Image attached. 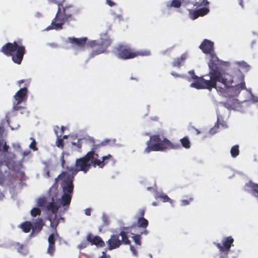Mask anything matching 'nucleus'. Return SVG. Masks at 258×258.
<instances>
[{"mask_svg": "<svg viewBox=\"0 0 258 258\" xmlns=\"http://www.w3.org/2000/svg\"><path fill=\"white\" fill-rule=\"evenodd\" d=\"M106 243L108 245V250L116 249L121 245L119 235L117 234L111 235Z\"/></svg>", "mask_w": 258, "mask_h": 258, "instance_id": "nucleus-11", "label": "nucleus"}, {"mask_svg": "<svg viewBox=\"0 0 258 258\" xmlns=\"http://www.w3.org/2000/svg\"><path fill=\"white\" fill-rule=\"evenodd\" d=\"M9 148V146L7 145L5 140L0 139V152H7Z\"/></svg>", "mask_w": 258, "mask_h": 258, "instance_id": "nucleus-27", "label": "nucleus"}, {"mask_svg": "<svg viewBox=\"0 0 258 258\" xmlns=\"http://www.w3.org/2000/svg\"><path fill=\"white\" fill-rule=\"evenodd\" d=\"M158 198L160 199L163 202H169L171 204L173 203V201L170 199L166 195L160 194L157 196Z\"/></svg>", "mask_w": 258, "mask_h": 258, "instance_id": "nucleus-31", "label": "nucleus"}, {"mask_svg": "<svg viewBox=\"0 0 258 258\" xmlns=\"http://www.w3.org/2000/svg\"><path fill=\"white\" fill-rule=\"evenodd\" d=\"M31 140H32V141L29 145V147L31 149H33L34 151L37 150L38 149L36 147V142L35 139L31 138Z\"/></svg>", "mask_w": 258, "mask_h": 258, "instance_id": "nucleus-38", "label": "nucleus"}, {"mask_svg": "<svg viewBox=\"0 0 258 258\" xmlns=\"http://www.w3.org/2000/svg\"><path fill=\"white\" fill-rule=\"evenodd\" d=\"M30 213L32 217H35L41 214V210L38 208H33L31 210Z\"/></svg>", "mask_w": 258, "mask_h": 258, "instance_id": "nucleus-33", "label": "nucleus"}, {"mask_svg": "<svg viewBox=\"0 0 258 258\" xmlns=\"http://www.w3.org/2000/svg\"><path fill=\"white\" fill-rule=\"evenodd\" d=\"M87 246V244L85 242H82L79 245V247L80 248H84Z\"/></svg>", "mask_w": 258, "mask_h": 258, "instance_id": "nucleus-46", "label": "nucleus"}, {"mask_svg": "<svg viewBox=\"0 0 258 258\" xmlns=\"http://www.w3.org/2000/svg\"><path fill=\"white\" fill-rule=\"evenodd\" d=\"M137 225L140 228L145 229L148 227L149 222L144 217H138L137 218Z\"/></svg>", "mask_w": 258, "mask_h": 258, "instance_id": "nucleus-25", "label": "nucleus"}, {"mask_svg": "<svg viewBox=\"0 0 258 258\" xmlns=\"http://www.w3.org/2000/svg\"><path fill=\"white\" fill-rule=\"evenodd\" d=\"M12 170L15 171L16 173H19L22 178L25 176V173L21 171V168L20 167H15L14 166L12 168Z\"/></svg>", "mask_w": 258, "mask_h": 258, "instance_id": "nucleus-36", "label": "nucleus"}, {"mask_svg": "<svg viewBox=\"0 0 258 258\" xmlns=\"http://www.w3.org/2000/svg\"><path fill=\"white\" fill-rule=\"evenodd\" d=\"M230 153L232 157H236L239 154V146L238 145L233 146L231 149Z\"/></svg>", "mask_w": 258, "mask_h": 258, "instance_id": "nucleus-29", "label": "nucleus"}, {"mask_svg": "<svg viewBox=\"0 0 258 258\" xmlns=\"http://www.w3.org/2000/svg\"><path fill=\"white\" fill-rule=\"evenodd\" d=\"M209 12V9L208 8L204 7L196 10H189V15L192 20H195L199 17H203L207 15Z\"/></svg>", "mask_w": 258, "mask_h": 258, "instance_id": "nucleus-14", "label": "nucleus"}, {"mask_svg": "<svg viewBox=\"0 0 258 258\" xmlns=\"http://www.w3.org/2000/svg\"><path fill=\"white\" fill-rule=\"evenodd\" d=\"M106 4L110 7H113L115 5V3L112 0H106Z\"/></svg>", "mask_w": 258, "mask_h": 258, "instance_id": "nucleus-44", "label": "nucleus"}, {"mask_svg": "<svg viewBox=\"0 0 258 258\" xmlns=\"http://www.w3.org/2000/svg\"><path fill=\"white\" fill-rule=\"evenodd\" d=\"M91 212V209L87 208L85 210V213L87 216H90Z\"/></svg>", "mask_w": 258, "mask_h": 258, "instance_id": "nucleus-45", "label": "nucleus"}, {"mask_svg": "<svg viewBox=\"0 0 258 258\" xmlns=\"http://www.w3.org/2000/svg\"><path fill=\"white\" fill-rule=\"evenodd\" d=\"M187 58V55L185 53L182 54L180 57L173 59L172 65L173 67L180 68L184 61Z\"/></svg>", "mask_w": 258, "mask_h": 258, "instance_id": "nucleus-19", "label": "nucleus"}, {"mask_svg": "<svg viewBox=\"0 0 258 258\" xmlns=\"http://www.w3.org/2000/svg\"><path fill=\"white\" fill-rule=\"evenodd\" d=\"M14 248L19 252L24 254L27 253L26 246L19 242H16L13 244Z\"/></svg>", "mask_w": 258, "mask_h": 258, "instance_id": "nucleus-23", "label": "nucleus"}, {"mask_svg": "<svg viewBox=\"0 0 258 258\" xmlns=\"http://www.w3.org/2000/svg\"><path fill=\"white\" fill-rule=\"evenodd\" d=\"M181 3L179 0H172L169 7L178 8L181 6Z\"/></svg>", "mask_w": 258, "mask_h": 258, "instance_id": "nucleus-34", "label": "nucleus"}, {"mask_svg": "<svg viewBox=\"0 0 258 258\" xmlns=\"http://www.w3.org/2000/svg\"><path fill=\"white\" fill-rule=\"evenodd\" d=\"M103 221L104 224L106 226H107L109 224V220L108 217L107 216L103 215L102 217Z\"/></svg>", "mask_w": 258, "mask_h": 258, "instance_id": "nucleus-39", "label": "nucleus"}, {"mask_svg": "<svg viewBox=\"0 0 258 258\" xmlns=\"http://www.w3.org/2000/svg\"><path fill=\"white\" fill-rule=\"evenodd\" d=\"M61 164L63 168H65V160L64 158V155L62 154L60 157Z\"/></svg>", "mask_w": 258, "mask_h": 258, "instance_id": "nucleus-43", "label": "nucleus"}, {"mask_svg": "<svg viewBox=\"0 0 258 258\" xmlns=\"http://www.w3.org/2000/svg\"><path fill=\"white\" fill-rule=\"evenodd\" d=\"M58 234L55 232V234L52 233L48 236V246L47 249V253L50 256H53L55 251V237H58Z\"/></svg>", "mask_w": 258, "mask_h": 258, "instance_id": "nucleus-13", "label": "nucleus"}, {"mask_svg": "<svg viewBox=\"0 0 258 258\" xmlns=\"http://www.w3.org/2000/svg\"><path fill=\"white\" fill-rule=\"evenodd\" d=\"M73 195L63 194L60 199V204L63 206L68 207L70 205Z\"/></svg>", "mask_w": 258, "mask_h": 258, "instance_id": "nucleus-22", "label": "nucleus"}, {"mask_svg": "<svg viewBox=\"0 0 258 258\" xmlns=\"http://www.w3.org/2000/svg\"><path fill=\"white\" fill-rule=\"evenodd\" d=\"M194 82L190 85L191 87L197 89H208L211 90L212 88H215L217 91L221 92H224L223 88L217 87V82H219L222 83L225 87H232L233 91L236 93L239 92L245 88V83H241L233 86L232 85L233 81L230 76L226 77V76H223L222 73L218 69H210L209 76L210 80H205L203 76L198 77L195 75L194 71L188 72Z\"/></svg>", "mask_w": 258, "mask_h": 258, "instance_id": "nucleus-1", "label": "nucleus"}, {"mask_svg": "<svg viewBox=\"0 0 258 258\" xmlns=\"http://www.w3.org/2000/svg\"><path fill=\"white\" fill-rule=\"evenodd\" d=\"M48 1L51 2H52V3H55L56 2V0H48Z\"/></svg>", "mask_w": 258, "mask_h": 258, "instance_id": "nucleus-58", "label": "nucleus"}, {"mask_svg": "<svg viewBox=\"0 0 258 258\" xmlns=\"http://www.w3.org/2000/svg\"><path fill=\"white\" fill-rule=\"evenodd\" d=\"M65 129H66V127L64 126H61V128H60L61 134L60 135H62V134H63L64 131L65 130Z\"/></svg>", "mask_w": 258, "mask_h": 258, "instance_id": "nucleus-49", "label": "nucleus"}, {"mask_svg": "<svg viewBox=\"0 0 258 258\" xmlns=\"http://www.w3.org/2000/svg\"><path fill=\"white\" fill-rule=\"evenodd\" d=\"M111 43V40L109 38L101 39L100 41L96 40L90 41L89 42V46L93 48V51L90 56L94 57L96 55L103 53Z\"/></svg>", "mask_w": 258, "mask_h": 258, "instance_id": "nucleus-9", "label": "nucleus"}, {"mask_svg": "<svg viewBox=\"0 0 258 258\" xmlns=\"http://www.w3.org/2000/svg\"><path fill=\"white\" fill-rule=\"evenodd\" d=\"M20 227L25 233H28L32 230V223L30 221H25L21 224Z\"/></svg>", "mask_w": 258, "mask_h": 258, "instance_id": "nucleus-24", "label": "nucleus"}, {"mask_svg": "<svg viewBox=\"0 0 258 258\" xmlns=\"http://www.w3.org/2000/svg\"><path fill=\"white\" fill-rule=\"evenodd\" d=\"M46 208L47 210L51 211L53 214H56L58 212L59 207L54 202V200L52 199V202L49 203L46 206Z\"/></svg>", "mask_w": 258, "mask_h": 258, "instance_id": "nucleus-26", "label": "nucleus"}, {"mask_svg": "<svg viewBox=\"0 0 258 258\" xmlns=\"http://www.w3.org/2000/svg\"><path fill=\"white\" fill-rule=\"evenodd\" d=\"M86 239L91 245H95L99 247L105 246L104 242L99 236H94L92 234L89 233L86 237Z\"/></svg>", "mask_w": 258, "mask_h": 258, "instance_id": "nucleus-12", "label": "nucleus"}, {"mask_svg": "<svg viewBox=\"0 0 258 258\" xmlns=\"http://www.w3.org/2000/svg\"><path fill=\"white\" fill-rule=\"evenodd\" d=\"M0 51L6 56H11L14 63L20 64L26 52V49L22 44V40H19L13 43H7L3 46Z\"/></svg>", "mask_w": 258, "mask_h": 258, "instance_id": "nucleus-5", "label": "nucleus"}, {"mask_svg": "<svg viewBox=\"0 0 258 258\" xmlns=\"http://www.w3.org/2000/svg\"><path fill=\"white\" fill-rule=\"evenodd\" d=\"M209 2L207 0H202L200 4L198 5V6H207L209 5Z\"/></svg>", "mask_w": 258, "mask_h": 258, "instance_id": "nucleus-40", "label": "nucleus"}, {"mask_svg": "<svg viewBox=\"0 0 258 258\" xmlns=\"http://www.w3.org/2000/svg\"><path fill=\"white\" fill-rule=\"evenodd\" d=\"M68 136H67V135H64V136L62 137V139H63H63H67V138H68Z\"/></svg>", "mask_w": 258, "mask_h": 258, "instance_id": "nucleus-55", "label": "nucleus"}, {"mask_svg": "<svg viewBox=\"0 0 258 258\" xmlns=\"http://www.w3.org/2000/svg\"><path fill=\"white\" fill-rule=\"evenodd\" d=\"M28 89L26 87L21 88L14 96L15 101L18 103L25 102L28 98Z\"/></svg>", "mask_w": 258, "mask_h": 258, "instance_id": "nucleus-15", "label": "nucleus"}, {"mask_svg": "<svg viewBox=\"0 0 258 258\" xmlns=\"http://www.w3.org/2000/svg\"><path fill=\"white\" fill-rule=\"evenodd\" d=\"M4 132V129L3 127L0 126V138H2Z\"/></svg>", "mask_w": 258, "mask_h": 258, "instance_id": "nucleus-47", "label": "nucleus"}, {"mask_svg": "<svg viewBox=\"0 0 258 258\" xmlns=\"http://www.w3.org/2000/svg\"><path fill=\"white\" fill-rule=\"evenodd\" d=\"M148 231L146 229V228L145 229H144L143 231L142 232H141V235L142 234H145V235H147L148 234Z\"/></svg>", "mask_w": 258, "mask_h": 258, "instance_id": "nucleus-48", "label": "nucleus"}, {"mask_svg": "<svg viewBox=\"0 0 258 258\" xmlns=\"http://www.w3.org/2000/svg\"><path fill=\"white\" fill-rule=\"evenodd\" d=\"M193 201L192 198H189L187 200H182L180 201L181 205L182 206H185L190 204V202H191Z\"/></svg>", "mask_w": 258, "mask_h": 258, "instance_id": "nucleus-37", "label": "nucleus"}, {"mask_svg": "<svg viewBox=\"0 0 258 258\" xmlns=\"http://www.w3.org/2000/svg\"><path fill=\"white\" fill-rule=\"evenodd\" d=\"M246 185L249 187L248 192L254 197L258 198V184L249 182Z\"/></svg>", "mask_w": 258, "mask_h": 258, "instance_id": "nucleus-20", "label": "nucleus"}, {"mask_svg": "<svg viewBox=\"0 0 258 258\" xmlns=\"http://www.w3.org/2000/svg\"><path fill=\"white\" fill-rule=\"evenodd\" d=\"M59 129V127L57 125L55 126L54 127V131L57 137L56 145L58 147L63 148L64 146L63 140V139H61V135H58V131Z\"/></svg>", "mask_w": 258, "mask_h": 258, "instance_id": "nucleus-21", "label": "nucleus"}, {"mask_svg": "<svg viewBox=\"0 0 258 258\" xmlns=\"http://www.w3.org/2000/svg\"><path fill=\"white\" fill-rule=\"evenodd\" d=\"M116 55L119 58L126 60L138 56H149L151 52L148 50L134 51L128 45L120 44L115 47Z\"/></svg>", "mask_w": 258, "mask_h": 258, "instance_id": "nucleus-6", "label": "nucleus"}, {"mask_svg": "<svg viewBox=\"0 0 258 258\" xmlns=\"http://www.w3.org/2000/svg\"><path fill=\"white\" fill-rule=\"evenodd\" d=\"M47 202L46 198L42 197L39 198L37 201V206L39 207H43L45 206Z\"/></svg>", "mask_w": 258, "mask_h": 258, "instance_id": "nucleus-35", "label": "nucleus"}, {"mask_svg": "<svg viewBox=\"0 0 258 258\" xmlns=\"http://www.w3.org/2000/svg\"><path fill=\"white\" fill-rule=\"evenodd\" d=\"M146 144L147 147L144 150L145 154L152 151H164L167 149H177L180 148L179 144H173L165 138L161 139L159 135L150 136Z\"/></svg>", "mask_w": 258, "mask_h": 258, "instance_id": "nucleus-4", "label": "nucleus"}, {"mask_svg": "<svg viewBox=\"0 0 258 258\" xmlns=\"http://www.w3.org/2000/svg\"><path fill=\"white\" fill-rule=\"evenodd\" d=\"M233 242L234 239L231 236H228L223 239L222 244L220 243H215L214 244L221 253H224L227 255L233 245Z\"/></svg>", "mask_w": 258, "mask_h": 258, "instance_id": "nucleus-10", "label": "nucleus"}, {"mask_svg": "<svg viewBox=\"0 0 258 258\" xmlns=\"http://www.w3.org/2000/svg\"><path fill=\"white\" fill-rule=\"evenodd\" d=\"M44 223L41 218H38L32 224V230L30 236L38 234L43 228Z\"/></svg>", "mask_w": 258, "mask_h": 258, "instance_id": "nucleus-16", "label": "nucleus"}, {"mask_svg": "<svg viewBox=\"0 0 258 258\" xmlns=\"http://www.w3.org/2000/svg\"><path fill=\"white\" fill-rule=\"evenodd\" d=\"M238 1H239V5H240L242 7H243V0H238Z\"/></svg>", "mask_w": 258, "mask_h": 258, "instance_id": "nucleus-52", "label": "nucleus"}, {"mask_svg": "<svg viewBox=\"0 0 258 258\" xmlns=\"http://www.w3.org/2000/svg\"><path fill=\"white\" fill-rule=\"evenodd\" d=\"M131 80H138V79H137V78H133V77H131Z\"/></svg>", "mask_w": 258, "mask_h": 258, "instance_id": "nucleus-57", "label": "nucleus"}, {"mask_svg": "<svg viewBox=\"0 0 258 258\" xmlns=\"http://www.w3.org/2000/svg\"><path fill=\"white\" fill-rule=\"evenodd\" d=\"M75 175L66 170L63 171L60 174L57 178H55V182H57L58 179L61 180L60 186L62 188L64 194L73 195L74 190L73 180Z\"/></svg>", "mask_w": 258, "mask_h": 258, "instance_id": "nucleus-8", "label": "nucleus"}, {"mask_svg": "<svg viewBox=\"0 0 258 258\" xmlns=\"http://www.w3.org/2000/svg\"><path fill=\"white\" fill-rule=\"evenodd\" d=\"M127 229V227H123V230H121L120 233L117 234L119 236H120L121 237V240H120L121 244L125 245H128L131 244V241L128 239L127 232L125 231V230Z\"/></svg>", "mask_w": 258, "mask_h": 258, "instance_id": "nucleus-18", "label": "nucleus"}, {"mask_svg": "<svg viewBox=\"0 0 258 258\" xmlns=\"http://www.w3.org/2000/svg\"><path fill=\"white\" fill-rule=\"evenodd\" d=\"M101 258H105L104 256H101Z\"/></svg>", "mask_w": 258, "mask_h": 258, "instance_id": "nucleus-63", "label": "nucleus"}, {"mask_svg": "<svg viewBox=\"0 0 258 258\" xmlns=\"http://www.w3.org/2000/svg\"><path fill=\"white\" fill-rule=\"evenodd\" d=\"M216 126L217 127V128L219 127L218 120L217 121V124L215 125V127H216Z\"/></svg>", "mask_w": 258, "mask_h": 258, "instance_id": "nucleus-56", "label": "nucleus"}, {"mask_svg": "<svg viewBox=\"0 0 258 258\" xmlns=\"http://www.w3.org/2000/svg\"><path fill=\"white\" fill-rule=\"evenodd\" d=\"M73 144L75 145H76V143H73Z\"/></svg>", "mask_w": 258, "mask_h": 258, "instance_id": "nucleus-64", "label": "nucleus"}, {"mask_svg": "<svg viewBox=\"0 0 258 258\" xmlns=\"http://www.w3.org/2000/svg\"><path fill=\"white\" fill-rule=\"evenodd\" d=\"M196 131L198 134H199L200 133V132L198 130H196Z\"/></svg>", "mask_w": 258, "mask_h": 258, "instance_id": "nucleus-60", "label": "nucleus"}, {"mask_svg": "<svg viewBox=\"0 0 258 258\" xmlns=\"http://www.w3.org/2000/svg\"><path fill=\"white\" fill-rule=\"evenodd\" d=\"M30 153V151H25L23 153V156H27Z\"/></svg>", "mask_w": 258, "mask_h": 258, "instance_id": "nucleus-50", "label": "nucleus"}, {"mask_svg": "<svg viewBox=\"0 0 258 258\" xmlns=\"http://www.w3.org/2000/svg\"><path fill=\"white\" fill-rule=\"evenodd\" d=\"M201 3V1H200L198 2H196L195 4H194V6H196L197 7H199L200 6H198V5H200V3Z\"/></svg>", "mask_w": 258, "mask_h": 258, "instance_id": "nucleus-51", "label": "nucleus"}, {"mask_svg": "<svg viewBox=\"0 0 258 258\" xmlns=\"http://www.w3.org/2000/svg\"><path fill=\"white\" fill-rule=\"evenodd\" d=\"M68 41L72 44H74L80 48L85 46L87 41V37L77 38L75 37H69Z\"/></svg>", "mask_w": 258, "mask_h": 258, "instance_id": "nucleus-17", "label": "nucleus"}, {"mask_svg": "<svg viewBox=\"0 0 258 258\" xmlns=\"http://www.w3.org/2000/svg\"><path fill=\"white\" fill-rule=\"evenodd\" d=\"M214 45L213 42L205 39L201 43L199 48L203 53L210 55L211 58L209 62V69L219 70L218 66L219 63V59L214 52Z\"/></svg>", "mask_w": 258, "mask_h": 258, "instance_id": "nucleus-7", "label": "nucleus"}, {"mask_svg": "<svg viewBox=\"0 0 258 258\" xmlns=\"http://www.w3.org/2000/svg\"><path fill=\"white\" fill-rule=\"evenodd\" d=\"M180 142L183 147L186 149H189L190 147V143L188 137H185L181 139Z\"/></svg>", "mask_w": 258, "mask_h": 258, "instance_id": "nucleus-28", "label": "nucleus"}, {"mask_svg": "<svg viewBox=\"0 0 258 258\" xmlns=\"http://www.w3.org/2000/svg\"><path fill=\"white\" fill-rule=\"evenodd\" d=\"M213 128H212V129L210 130V133H211V134H214V132H213Z\"/></svg>", "mask_w": 258, "mask_h": 258, "instance_id": "nucleus-59", "label": "nucleus"}, {"mask_svg": "<svg viewBox=\"0 0 258 258\" xmlns=\"http://www.w3.org/2000/svg\"><path fill=\"white\" fill-rule=\"evenodd\" d=\"M24 82V80H20V81H19L18 82V83H19V84H22V83H23Z\"/></svg>", "mask_w": 258, "mask_h": 258, "instance_id": "nucleus-53", "label": "nucleus"}, {"mask_svg": "<svg viewBox=\"0 0 258 258\" xmlns=\"http://www.w3.org/2000/svg\"><path fill=\"white\" fill-rule=\"evenodd\" d=\"M133 236H132V238L133 239L134 242L137 245H141V236L140 234H133Z\"/></svg>", "mask_w": 258, "mask_h": 258, "instance_id": "nucleus-32", "label": "nucleus"}, {"mask_svg": "<svg viewBox=\"0 0 258 258\" xmlns=\"http://www.w3.org/2000/svg\"><path fill=\"white\" fill-rule=\"evenodd\" d=\"M57 12L51 25L47 28V30L62 29L66 23L76 21L81 15V10L79 7L68 3L64 0L57 3Z\"/></svg>", "mask_w": 258, "mask_h": 258, "instance_id": "nucleus-2", "label": "nucleus"}, {"mask_svg": "<svg viewBox=\"0 0 258 258\" xmlns=\"http://www.w3.org/2000/svg\"><path fill=\"white\" fill-rule=\"evenodd\" d=\"M171 74H172V75H173V76H177V75L174 74H173V73H172Z\"/></svg>", "mask_w": 258, "mask_h": 258, "instance_id": "nucleus-61", "label": "nucleus"}, {"mask_svg": "<svg viewBox=\"0 0 258 258\" xmlns=\"http://www.w3.org/2000/svg\"><path fill=\"white\" fill-rule=\"evenodd\" d=\"M145 213V210L143 209L139 210V217H144Z\"/></svg>", "mask_w": 258, "mask_h": 258, "instance_id": "nucleus-41", "label": "nucleus"}, {"mask_svg": "<svg viewBox=\"0 0 258 258\" xmlns=\"http://www.w3.org/2000/svg\"><path fill=\"white\" fill-rule=\"evenodd\" d=\"M78 143L77 144V146H78V147L79 148H81V144H80V143L79 141H78Z\"/></svg>", "mask_w": 258, "mask_h": 258, "instance_id": "nucleus-54", "label": "nucleus"}, {"mask_svg": "<svg viewBox=\"0 0 258 258\" xmlns=\"http://www.w3.org/2000/svg\"><path fill=\"white\" fill-rule=\"evenodd\" d=\"M129 245H130V249L132 251V252H133V253L135 255H137V253H138L137 250L135 249V248L134 247V246L133 245H131V244H130Z\"/></svg>", "mask_w": 258, "mask_h": 258, "instance_id": "nucleus-42", "label": "nucleus"}, {"mask_svg": "<svg viewBox=\"0 0 258 258\" xmlns=\"http://www.w3.org/2000/svg\"><path fill=\"white\" fill-rule=\"evenodd\" d=\"M21 103H18V101H14L13 102V110L14 111H21L25 109V107L21 106L20 104Z\"/></svg>", "mask_w": 258, "mask_h": 258, "instance_id": "nucleus-30", "label": "nucleus"}, {"mask_svg": "<svg viewBox=\"0 0 258 258\" xmlns=\"http://www.w3.org/2000/svg\"><path fill=\"white\" fill-rule=\"evenodd\" d=\"M153 205H154V206H156V203H153Z\"/></svg>", "mask_w": 258, "mask_h": 258, "instance_id": "nucleus-62", "label": "nucleus"}, {"mask_svg": "<svg viewBox=\"0 0 258 258\" xmlns=\"http://www.w3.org/2000/svg\"><path fill=\"white\" fill-rule=\"evenodd\" d=\"M102 160L99 159V155L95 153V148L88 152L84 157L76 160L75 167H66V169L73 175H76L79 171L87 173L91 168V165L94 167L98 166L102 168L109 161L113 159L111 155L102 157Z\"/></svg>", "mask_w": 258, "mask_h": 258, "instance_id": "nucleus-3", "label": "nucleus"}]
</instances>
